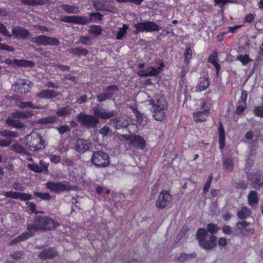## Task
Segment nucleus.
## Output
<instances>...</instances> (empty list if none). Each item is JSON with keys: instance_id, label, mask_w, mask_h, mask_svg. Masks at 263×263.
Instances as JSON below:
<instances>
[{"instance_id": "52", "label": "nucleus", "mask_w": 263, "mask_h": 263, "mask_svg": "<svg viewBox=\"0 0 263 263\" xmlns=\"http://www.w3.org/2000/svg\"><path fill=\"white\" fill-rule=\"evenodd\" d=\"M91 37L88 36H82L80 39V41L82 44L87 45L91 44Z\"/></svg>"}, {"instance_id": "40", "label": "nucleus", "mask_w": 263, "mask_h": 263, "mask_svg": "<svg viewBox=\"0 0 263 263\" xmlns=\"http://www.w3.org/2000/svg\"><path fill=\"white\" fill-rule=\"evenodd\" d=\"M128 28V26L126 24H124L122 27L120 28L118 31L116 37V39L118 40H122L125 34L126 33Z\"/></svg>"}, {"instance_id": "8", "label": "nucleus", "mask_w": 263, "mask_h": 263, "mask_svg": "<svg viewBox=\"0 0 263 263\" xmlns=\"http://www.w3.org/2000/svg\"><path fill=\"white\" fill-rule=\"evenodd\" d=\"M172 199V196L168 191H162L158 197L156 206L159 209H163L170 203Z\"/></svg>"}, {"instance_id": "45", "label": "nucleus", "mask_w": 263, "mask_h": 263, "mask_svg": "<svg viewBox=\"0 0 263 263\" xmlns=\"http://www.w3.org/2000/svg\"><path fill=\"white\" fill-rule=\"evenodd\" d=\"M34 195L44 200H48L51 199V195L48 193H42L40 192H35Z\"/></svg>"}, {"instance_id": "10", "label": "nucleus", "mask_w": 263, "mask_h": 263, "mask_svg": "<svg viewBox=\"0 0 263 263\" xmlns=\"http://www.w3.org/2000/svg\"><path fill=\"white\" fill-rule=\"evenodd\" d=\"M164 65L163 63L160 64L158 68L149 66L145 69H141L138 72V74L140 77H152L159 74L162 70Z\"/></svg>"}, {"instance_id": "17", "label": "nucleus", "mask_w": 263, "mask_h": 263, "mask_svg": "<svg viewBox=\"0 0 263 263\" xmlns=\"http://www.w3.org/2000/svg\"><path fill=\"white\" fill-rule=\"evenodd\" d=\"M251 226L250 223L246 221H240L236 224V229L239 231L240 233L245 235L247 233L253 234L254 229L253 228L250 227Z\"/></svg>"}, {"instance_id": "14", "label": "nucleus", "mask_w": 263, "mask_h": 263, "mask_svg": "<svg viewBox=\"0 0 263 263\" xmlns=\"http://www.w3.org/2000/svg\"><path fill=\"white\" fill-rule=\"evenodd\" d=\"M4 195L6 197L11 198L15 199H20L24 201H28L32 198V195L31 194L11 191L5 192L4 193Z\"/></svg>"}, {"instance_id": "13", "label": "nucleus", "mask_w": 263, "mask_h": 263, "mask_svg": "<svg viewBox=\"0 0 263 263\" xmlns=\"http://www.w3.org/2000/svg\"><path fill=\"white\" fill-rule=\"evenodd\" d=\"M48 166L49 164L43 160H40V165H38L35 163H29L27 165L28 168L33 172L37 173H48Z\"/></svg>"}, {"instance_id": "53", "label": "nucleus", "mask_w": 263, "mask_h": 263, "mask_svg": "<svg viewBox=\"0 0 263 263\" xmlns=\"http://www.w3.org/2000/svg\"><path fill=\"white\" fill-rule=\"evenodd\" d=\"M97 99L99 102H103L106 100L110 99V95H108V96H107L105 92L104 93L98 95L97 97Z\"/></svg>"}, {"instance_id": "63", "label": "nucleus", "mask_w": 263, "mask_h": 263, "mask_svg": "<svg viewBox=\"0 0 263 263\" xmlns=\"http://www.w3.org/2000/svg\"><path fill=\"white\" fill-rule=\"evenodd\" d=\"M50 160L52 163L57 164L60 162L61 158L59 156L52 155L50 156Z\"/></svg>"}, {"instance_id": "1", "label": "nucleus", "mask_w": 263, "mask_h": 263, "mask_svg": "<svg viewBox=\"0 0 263 263\" xmlns=\"http://www.w3.org/2000/svg\"><path fill=\"white\" fill-rule=\"evenodd\" d=\"M151 107L150 109L153 112V117L157 121H162L165 119V110L167 108V102L163 96L156 95L153 100L147 101Z\"/></svg>"}, {"instance_id": "18", "label": "nucleus", "mask_w": 263, "mask_h": 263, "mask_svg": "<svg viewBox=\"0 0 263 263\" xmlns=\"http://www.w3.org/2000/svg\"><path fill=\"white\" fill-rule=\"evenodd\" d=\"M42 219H45V217L43 216H37L34 219V222L33 224H29L27 227V230H44V228L42 226H44V223L43 222Z\"/></svg>"}, {"instance_id": "42", "label": "nucleus", "mask_w": 263, "mask_h": 263, "mask_svg": "<svg viewBox=\"0 0 263 263\" xmlns=\"http://www.w3.org/2000/svg\"><path fill=\"white\" fill-rule=\"evenodd\" d=\"M102 28L101 26L97 25H93L90 27L89 32L90 34L96 36L100 35L102 32Z\"/></svg>"}, {"instance_id": "49", "label": "nucleus", "mask_w": 263, "mask_h": 263, "mask_svg": "<svg viewBox=\"0 0 263 263\" xmlns=\"http://www.w3.org/2000/svg\"><path fill=\"white\" fill-rule=\"evenodd\" d=\"M18 107L21 108H24L27 107H30L32 108H39V107H35L33 105V103L31 102H22L20 104L18 105Z\"/></svg>"}, {"instance_id": "6", "label": "nucleus", "mask_w": 263, "mask_h": 263, "mask_svg": "<svg viewBox=\"0 0 263 263\" xmlns=\"http://www.w3.org/2000/svg\"><path fill=\"white\" fill-rule=\"evenodd\" d=\"M93 164L99 167H106L109 164V156L101 151L95 152L91 157Z\"/></svg>"}, {"instance_id": "31", "label": "nucleus", "mask_w": 263, "mask_h": 263, "mask_svg": "<svg viewBox=\"0 0 263 263\" xmlns=\"http://www.w3.org/2000/svg\"><path fill=\"white\" fill-rule=\"evenodd\" d=\"M209 111L205 109L201 111H198L194 114V119L196 122H202L205 120L206 117L208 116Z\"/></svg>"}, {"instance_id": "48", "label": "nucleus", "mask_w": 263, "mask_h": 263, "mask_svg": "<svg viewBox=\"0 0 263 263\" xmlns=\"http://www.w3.org/2000/svg\"><path fill=\"white\" fill-rule=\"evenodd\" d=\"M237 59L240 61L243 65L246 64L252 60L250 59L249 55L247 54L245 55H239L237 57Z\"/></svg>"}, {"instance_id": "5", "label": "nucleus", "mask_w": 263, "mask_h": 263, "mask_svg": "<svg viewBox=\"0 0 263 263\" xmlns=\"http://www.w3.org/2000/svg\"><path fill=\"white\" fill-rule=\"evenodd\" d=\"M31 41L40 46H58L60 44L59 40L55 37H49L45 35H39L33 37Z\"/></svg>"}, {"instance_id": "12", "label": "nucleus", "mask_w": 263, "mask_h": 263, "mask_svg": "<svg viewBox=\"0 0 263 263\" xmlns=\"http://www.w3.org/2000/svg\"><path fill=\"white\" fill-rule=\"evenodd\" d=\"M60 20L66 23L79 25H85L89 22V20L87 17L79 15L63 16H61Z\"/></svg>"}, {"instance_id": "39", "label": "nucleus", "mask_w": 263, "mask_h": 263, "mask_svg": "<svg viewBox=\"0 0 263 263\" xmlns=\"http://www.w3.org/2000/svg\"><path fill=\"white\" fill-rule=\"evenodd\" d=\"M129 124V122L124 118H121L117 120L116 121V127L117 129L127 127Z\"/></svg>"}, {"instance_id": "43", "label": "nucleus", "mask_w": 263, "mask_h": 263, "mask_svg": "<svg viewBox=\"0 0 263 263\" xmlns=\"http://www.w3.org/2000/svg\"><path fill=\"white\" fill-rule=\"evenodd\" d=\"M118 91V87L115 85H112L107 87L105 89V92L107 96L110 95V98L116 95V92Z\"/></svg>"}, {"instance_id": "41", "label": "nucleus", "mask_w": 263, "mask_h": 263, "mask_svg": "<svg viewBox=\"0 0 263 263\" xmlns=\"http://www.w3.org/2000/svg\"><path fill=\"white\" fill-rule=\"evenodd\" d=\"M0 135L1 136L8 138H16L18 137V134L16 132L7 130L1 131Z\"/></svg>"}, {"instance_id": "34", "label": "nucleus", "mask_w": 263, "mask_h": 263, "mask_svg": "<svg viewBox=\"0 0 263 263\" xmlns=\"http://www.w3.org/2000/svg\"><path fill=\"white\" fill-rule=\"evenodd\" d=\"M250 209L247 206H243L241 210L237 213V217L240 219H244L251 215Z\"/></svg>"}, {"instance_id": "51", "label": "nucleus", "mask_w": 263, "mask_h": 263, "mask_svg": "<svg viewBox=\"0 0 263 263\" xmlns=\"http://www.w3.org/2000/svg\"><path fill=\"white\" fill-rule=\"evenodd\" d=\"M26 204H27V206L29 208V210L31 211V213L34 214L43 213L42 212H39L35 210L36 205L33 202H28Z\"/></svg>"}, {"instance_id": "15", "label": "nucleus", "mask_w": 263, "mask_h": 263, "mask_svg": "<svg viewBox=\"0 0 263 263\" xmlns=\"http://www.w3.org/2000/svg\"><path fill=\"white\" fill-rule=\"evenodd\" d=\"M90 142L83 139H78L76 142L74 149L80 153H83L89 149Z\"/></svg>"}, {"instance_id": "30", "label": "nucleus", "mask_w": 263, "mask_h": 263, "mask_svg": "<svg viewBox=\"0 0 263 263\" xmlns=\"http://www.w3.org/2000/svg\"><path fill=\"white\" fill-rule=\"evenodd\" d=\"M68 51L70 54L79 57L86 56L88 53V51L86 49L82 48H71Z\"/></svg>"}, {"instance_id": "54", "label": "nucleus", "mask_w": 263, "mask_h": 263, "mask_svg": "<svg viewBox=\"0 0 263 263\" xmlns=\"http://www.w3.org/2000/svg\"><path fill=\"white\" fill-rule=\"evenodd\" d=\"M208 231L211 233H216L218 230V228L216 224L210 223L207 226Z\"/></svg>"}, {"instance_id": "38", "label": "nucleus", "mask_w": 263, "mask_h": 263, "mask_svg": "<svg viewBox=\"0 0 263 263\" xmlns=\"http://www.w3.org/2000/svg\"><path fill=\"white\" fill-rule=\"evenodd\" d=\"M16 66L21 67H32L34 63L30 61L16 59Z\"/></svg>"}, {"instance_id": "4", "label": "nucleus", "mask_w": 263, "mask_h": 263, "mask_svg": "<svg viewBox=\"0 0 263 263\" xmlns=\"http://www.w3.org/2000/svg\"><path fill=\"white\" fill-rule=\"evenodd\" d=\"M135 27L136 30L134 31V33L135 34H138L139 32L144 31H158L161 28L156 23L151 21L138 23L135 25Z\"/></svg>"}, {"instance_id": "62", "label": "nucleus", "mask_w": 263, "mask_h": 263, "mask_svg": "<svg viewBox=\"0 0 263 263\" xmlns=\"http://www.w3.org/2000/svg\"><path fill=\"white\" fill-rule=\"evenodd\" d=\"M255 15L253 14H248L246 15L244 18V21L246 23H251L254 19Z\"/></svg>"}, {"instance_id": "60", "label": "nucleus", "mask_w": 263, "mask_h": 263, "mask_svg": "<svg viewBox=\"0 0 263 263\" xmlns=\"http://www.w3.org/2000/svg\"><path fill=\"white\" fill-rule=\"evenodd\" d=\"M196 255L195 254H182L180 256V259L181 261H183L185 259H188L191 258H195Z\"/></svg>"}, {"instance_id": "16", "label": "nucleus", "mask_w": 263, "mask_h": 263, "mask_svg": "<svg viewBox=\"0 0 263 263\" xmlns=\"http://www.w3.org/2000/svg\"><path fill=\"white\" fill-rule=\"evenodd\" d=\"M12 35L17 39H27L30 35L29 31L20 26L14 27L12 29Z\"/></svg>"}, {"instance_id": "2", "label": "nucleus", "mask_w": 263, "mask_h": 263, "mask_svg": "<svg viewBox=\"0 0 263 263\" xmlns=\"http://www.w3.org/2000/svg\"><path fill=\"white\" fill-rule=\"evenodd\" d=\"M25 142L26 146L31 151H39L45 147L44 140L41 135L35 130L26 136Z\"/></svg>"}, {"instance_id": "7", "label": "nucleus", "mask_w": 263, "mask_h": 263, "mask_svg": "<svg viewBox=\"0 0 263 263\" xmlns=\"http://www.w3.org/2000/svg\"><path fill=\"white\" fill-rule=\"evenodd\" d=\"M32 84V83L28 80L20 79L15 83L12 87L15 92L20 93H26L30 91Z\"/></svg>"}, {"instance_id": "33", "label": "nucleus", "mask_w": 263, "mask_h": 263, "mask_svg": "<svg viewBox=\"0 0 263 263\" xmlns=\"http://www.w3.org/2000/svg\"><path fill=\"white\" fill-rule=\"evenodd\" d=\"M209 86V80L206 78H201L197 85V90L199 91L206 89Z\"/></svg>"}, {"instance_id": "47", "label": "nucleus", "mask_w": 263, "mask_h": 263, "mask_svg": "<svg viewBox=\"0 0 263 263\" xmlns=\"http://www.w3.org/2000/svg\"><path fill=\"white\" fill-rule=\"evenodd\" d=\"M184 56L185 57L184 62L188 63L189 60L191 59L192 56V51L190 47H187L184 53Z\"/></svg>"}, {"instance_id": "28", "label": "nucleus", "mask_w": 263, "mask_h": 263, "mask_svg": "<svg viewBox=\"0 0 263 263\" xmlns=\"http://www.w3.org/2000/svg\"><path fill=\"white\" fill-rule=\"evenodd\" d=\"M248 204L252 207L257 205L259 202L258 197L256 191H251L248 195Z\"/></svg>"}, {"instance_id": "50", "label": "nucleus", "mask_w": 263, "mask_h": 263, "mask_svg": "<svg viewBox=\"0 0 263 263\" xmlns=\"http://www.w3.org/2000/svg\"><path fill=\"white\" fill-rule=\"evenodd\" d=\"M0 33L4 35L10 37L12 36V35L10 32L8 31V29L6 28L5 26L0 23Z\"/></svg>"}, {"instance_id": "3", "label": "nucleus", "mask_w": 263, "mask_h": 263, "mask_svg": "<svg viewBox=\"0 0 263 263\" xmlns=\"http://www.w3.org/2000/svg\"><path fill=\"white\" fill-rule=\"evenodd\" d=\"M206 235L207 233L204 229H199L196 233V237L199 241V245L205 250H210L215 247L216 237L212 235L210 236L209 240L206 241L205 238Z\"/></svg>"}, {"instance_id": "44", "label": "nucleus", "mask_w": 263, "mask_h": 263, "mask_svg": "<svg viewBox=\"0 0 263 263\" xmlns=\"http://www.w3.org/2000/svg\"><path fill=\"white\" fill-rule=\"evenodd\" d=\"M58 118L55 116H50L41 119L40 122L42 123H51L56 122Z\"/></svg>"}, {"instance_id": "37", "label": "nucleus", "mask_w": 263, "mask_h": 263, "mask_svg": "<svg viewBox=\"0 0 263 263\" xmlns=\"http://www.w3.org/2000/svg\"><path fill=\"white\" fill-rule=\"evenodd\" d=\"M223 165L226 171L231 172L233 169L234 161L231 158H227L223 161Z\"/></svg>"}, {"instance_id": "59", "label": "nucleus", "mask_w": 263, "mask_h": 263, "mask_svg": "<svg viewBox=\"0 0 263 263\" xmlns=\"http://www.w3.org/2000/svg\"><path fill=\"white\" fill-rule=\"evenodd\" d=\"M246 108V103H244V104H243L242 103H240V102H238V106H237V113L238 114H242Z\"/></svg>"}, {"instance_id": "35", "label": "nucleus", "mask_w": 263, "mask_h": 263, "mask_svg": "<svg viewBox=\"0 0 263 263\" xmlns=\"http://www.w3.org/2000/svg\"><path fill=\"white\" fill-rule=\"evenodd\" d=\"M219 148L222 149L225 146V134L221 124L219 128Z\"/></svg>"}, {"instance_id": "27", "label": "nucleus", "mask_w": 263, "mask_h": 263, "mask_svg": "<svg viewBox=\"0 0 263 263\" xmlns=\"http://www.w3.org/2000/svg\"><path fill=\"white\" fill-rule=\"evenodd\" d=\"M92 5L98 11H109V9L106 6V1L93 0Z\"/></svg>"}, {"instance_id": "11", "label": "nucleus", "mask_w": 263, "mask_h": 263, "mask_svg": "<svg viewBox=\"0 0 263 263\" xmlns=\"http://www.w3.org/2000/svg\"><path fill=\"white\" fill-rule=\"evenodd\" d=\"M45 186L47 189L56 193L68 191L70 189L68 184L63 182L55 183L53 181H48L45 184Z\"/></svg>"}, {"instance_id": "20", "label": "nucleus", "mask_w": 263, "mask_h": 263, "mask_svg": "<svg viewBox=\"0 0 263 263\" xmlns=\"http://www.w3.org/2000/svg\"><path fill=\"white\" fill-rule=\"evenodd\" d=\"M58 95V92L54 90L46 89L37 93L36 97L42 99H49L57 96Z\"/></svg>"}, {"instance_id": "57", "label": "nucleus", "mask_w": 263, "mask_h": 263, "mask_svg": "<svg viewBox=\"0 0 263 263\" xmlns=\"http://www.w3.org/2000/svg\"><path fill=\"white\" fill-rule=\"evenodd\" d=\"M23 255V254L22 252L20 251H16L11 254V257L14 260L20 259L22 257Z\"/></svg>"}, {"instance_id": "46", "label": "nucleus", "mask_w": 263, "mask_h": 263, "mask_svg": "<svg viewBox=\"0 0 263 263\" xmlns=\"http://www.w3.org/2000/svg\"><path fill=\"white\" fill-rule=\"evenodd\" d=\"M11 149L18 153H24L25 152V148L17 143L12 145Z\"/></svg>"}, {"instance_id": "19", "label": "nucleus", "mask_w": 263, "mask_h": 263, "mask_svg": "<svg viewBox=\"0 0 263 263\" xmlns=\"http://www.w3.org/2000/svg\"><path fill=\"white\" fill-rule=\"evenodd\" d=\"M28 232L22 233L21 235L15 238L10 242V245H13L24 241L33 235L32 230H28Z\"/></svg>"}, {"instance_id": "61", "label": "nucleus", "mask_w": 263, "mask_h": 263, "mask_svg": "<svg viewBox=\"0 0 263 263\" xmlns=\"http://www.w3.org/2000/svg\"><path fill=\"white\" fill-rule=\"evenodd\" d=\"M247 92L245 90H242L241 98L239 102H240L241 103H242L243 104H244V103H246V102L247 100Z\"/></svg>"}, {"instance_id": "22", "label": "nucleus", "mask_w": 263, "mask_h": 263, "mask_svg": "<svg viewBox=\"0 0 263 263\" xmlns=\"http://www.w3.org/2000/svg\"><path fill=\"white\" fill-rule=\"evenodd\" d=\"M130 144L140 149H143L145 146L144 139L140 136H135L130 141Z\"/></svg>"}, {"instance_id": "64", "label": "nucleus", "mask_w": 263, "mask_h": 263, "mask_svg": "<svg viewBox=\"0 0 263 263\" xmlns=\"http://www.w3.org/2000/svg\"><path fill=\"white\" fill-rule=\"evenodd\" d=\"M254 112L256 115L258 117H263V107L258 106L254 109Z\"/></svg>"}, {"instance_id": "56", "label": "nucleus", "mask_w": 263, "mask_h": 263, "mask_svg": "<svg viewBox=\"0 0 263 263\" xmlns=\"http://www.w3.org/2000/svg\"><path fill=\"white\" fill-rule=\"evenodd\" d=\"M216 5H219L220 7L224 6L228 3H233V1L231 0H214Z\"/></svg>"}, {"instance_id": "24", "label": "nucleus", "mask_w": 263, "mask_h": 263, "mask_svg": "<svg viewBox=\"0 0 263 263\" xmlns=\"http://www.w3.org/2000/svg\"><path fill=\"white\" fill-rule=\"evenodd\" d=\"M57 255V252L54 249H47L44 250L39 255V257L42 259L52 258Z\"/></svg>"}, {"instance_id": "29", "label": "nucleus", "mask_w": 263, "mask_h": 263, "mask_svg": "<svg viewBox=\"0 0 263 263\" xmlns=\"http://www.w3.org/2000/svg\"><path fill=\"white\" fill-rule=\"evenodd\" d=\"M62 9L68 13L78 14L80 12V8L78 6L63 4L62 5Z\"/></svg>"}, {"instance_id": "25", "label": "nucleus", "mask_w": 263, "mask_h": 263, "mask_svg": "<svg viewBox=\"0 0 263 263\" xmlns=\"http://www.w3.org/2000/svg\"><path fill=\"white\" fill-rule=\"evenodd\" d=\"M17 119V118L13 117L11 114V117H8L7 119L6 123L9 126H13L16 129L23 128L25 125Z\"/></svg>"}, {"instance_id": "21", "label": "nucleus", "mask_w": 263, "mask_h": 263, "mask_svg": "<svg viewBox=\"0 0 263 263\" xmlns=\"http://www.w3.org/2000/svg\"><path fill=\"white\" fill-rule=\"evenodd\" d=\"M42 221L44 222V226H42L44 228V230H52L56 229L59 226L58 222L46 217H45V219H42Z\"/></svg>"}, {"instance_id": "55", "label": "nucleus", "mask_w": 263, "mask_h": 263, "mask_svg": "<svg viewBox=\"0 0 263 263\" xmlns=\"http://www.w3.org/2000/svg\"><path fill=\"white\" fill-rule=\"evenodd\" d=\"M90 18L93 20L95 22H97L98 21H100L102 19V15L98 12L96 13H91L89 15Z\"/></svg>"}, {"instance_id": "36", "label": "nucleus", "mask_w": 263, "mask_h": 263, "mask_svg": "<svg viewBox=\"0 0 263 263\" xmlns=\"http://www.w3.org/2000/svg\"><path fill=\"white\" fill-rule=\"evenodd\" d=\"M72 112V109L69 106L62 107L58 109L57 114L59 116H65L71 114Z\"/></svg>"}, {"instance_id": "58", "label": "nucleus", "mask_w": 263, "mask_h": 263, "mask_svg": "<svg viewBox=\"0 0 263 263\" xmlns=\"http://www.w3.org/2000/svg\"><path fill=\"white\" fill-rule=\"evenodd\" d=\"M212 179H213V177L212 176H209L208 180L206 181V183H205L204 187H203V190L205 192H207L209 191V188L211 186V184L212 183Z\"/></svg>"}, {"instance_id": "32", "label": "nucleus", "mask_w": 263, "mask_h": 263, "mask_svg": "<svg viewBox=\"0 0 263 263\" xmlns=\"http://www.w3.org/2000/svg\"><path fill=\"white\" fill-rule=\"evenodd\" d=\"M218 53L217 52H213L209 58V62L211 63L215 67L218 74L220 69V65L217 62Z\"/></svg>"}, {"instance_id": "9", "label": "nucleus", "mask_w": 263, "mask_h": 263, "mask_svg": "<svg viewBox=\"0 0 263 263\" xmlns=\"http://www.w3.org/2000/svg\"><path fill=\"white\" fill-rule=\"evenodd\" d=\"M80 123L88 127H96L99 122L98 119L91 115L80 113L77 117Z\"/></svg>"}, {"instance_id": "23", "label": "nucleus", "mask_w": 263, "mask_h": 263, "mask_svg": "<svg viewBox=\"0 0 263 263\" xmlns=\"http://www.w3.org/2000/svg\"><path fill=\"white\" fill-rule=\"evenodd\" d=\"M93 113L95 116L100 117L102 119H108L113 117L115 112L113 111H107L105 110L95 108Z\"/></svg>"}, {"instance_id": "26", "label": "nucleus", "mask_w": 263, "mask_h": 263, "mask_svg": "<svg viewBox=\"0 0 263 263\" xmlns=\"http://www.w3.org/2000/svg\"><path fill=\"white\" fill-rule=\"evenodd\" d=\"M12 116L17 119H26L33 115L32 110H27L26 111L16 110L12 113Z\"/></svg>"}]
</instances>
